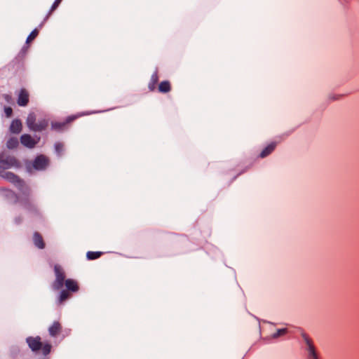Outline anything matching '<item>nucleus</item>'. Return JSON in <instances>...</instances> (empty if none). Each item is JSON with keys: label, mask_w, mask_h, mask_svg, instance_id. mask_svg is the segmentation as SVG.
<instances>
[{"label": "nucleus", "mask_w": 359, "mask_h": 359, "mask_svg": "<svg viewBox=\"0 0 359 359\" xmlns=\"http://www.w3.org/2000/svg\"><path fill=\"white\" fill-rule=\"evenodd\" d=\"M15 187L18 189L21 194L20 196H19L20 203L29 212L38 215L39 210L32 199V191L30 187L26 184L23 180H21Z\"/></svg>", "instance_id": "1"}, {"label": "nucleus", "mask_w": 359, "mask_h": 359, "mask_svg": "<svg viewBox=\"0 0 359 359\" xmlns=\"http://www.w3.org/2000/svg\"><path fill=\"white\" fill-rule=\"evenodd\" d=\"M49 121L46 118H41L36 121V116L34 112H29L27 119L26 124L28 128L33 132H41L45 130L48 126Z\"/></svg>", "instance_id": "2"}, {"label": "nucleus", "mask_w": 359, "mask_h": 359, "mask_svg": "<svg viewBox=\"0 0 359 359\" xmlns=\"http://www.w3.org/2000/svg\"><path fill=\"white\" fill-rule=\"evenodd\" d=\"M49 165V159L46 156L41 154L37 156L33 161L32 165H27V169L28 171H31V168H34L36 170L42 171L45 170Z\"/></svg>", "instance_id": "3"}, {"label": "nucleus", "mask_w": 359, "mask_h": 359, "mask_svg": "<svg viewBox=\"0 0 359 359\" xmlns=\"http://www.w3.org/2000/svg\"><path fill=\"white\" fill-rule=\"evenodd\" d=\"M26 342L30 349L34 352L39 351L42 346L40 337H28L26 338Z\"/></svg>", "instance_id": "4"}, {"label": "nucleus", "mask_w": 359, "mask_h": 359, "mask_svg": "<svg viewBox=\"0 0 359 359\" xmlns=\"http://www.w3.org/2000/svg\"><path fill=\"white\" fill-rule=\"evenodd\" d=\"M39 139V137L37 140H35L30 135L24 134L20 137V142L25 147L32 149L38 143Z\"/></svg>", "instance_id": "5"}, {"label": "nucleus", "mask_w": 359, "mask_h": 359, "mask_svg": "<svg viewBox=\"0 0 359 359\" xmlns=\"http://www.w3.org/2000/svg\"><path fill=\"white\" fill-rule=\"evenodd\" d=\"M1 194L8 200V202L12 203H20V197L13 191L6 189H1Z\"/></svg>", "instance_id": "6"}, {"label": "nucleus", "mask_w": 359, "mask_h": 359, "mask_svg": "<svg viewBox=\"0 0 359 359\" xmlns=\"http://www.w3.org/2000/svg\"><path fill=\"white\" fill-rule=\"evenodd\" d=\"M79 116H68L65 121L64 122H52L51 123V128L54 130L62 131L66 124L72 122L74 119H76Z\"/></svg>", "instance_id": "7"}, {"label": "nucleus", "mask_w": 359, "mask_h": 359, "mask_svg": "<svg viewBox=\"0 0 359 359\" xmlns=\"http://www.w3.org/2000/svg\"><path fill=\"white\" fill-rule=\"evenodd\" d=\"M0 176L13 183L15 186L22 180L18 176L11 172L2 171L0 173Z\"/></svg>", "instance_id": "8"}, {"label": "nucleus", "mask_w": 359, "mask_h": 359, "mask_svg": "<svg viewBox=\"0 0 359 359\" xmlns=\"http://www.w3.org/2000/svg\"><path fill=\"white\" fill-rule=\"evenodd\" d=\"M29 102V94L25 89H21L17 100V103L20 107L26 106Z\"/></svg>", "instance_id": "9"}, {"label": "nucleus", "mask_w": 359, "mask_h": 359, "mask_svg": "<svg viewBox=\"0 0 359 359\" xmlns=\"http://www.w3.org/2000/svg\"><path fill=\"white\" fill-rule=\"evenodd\" d=\"M276 147V142H271L269 144H268L266 147H264L262 151L259 154V158H264L269 156L275 149Z\"/></svg>", "instance_id": "10"}, {"label": "nucleus", "mask_w": 359, "mask_h": 359, "mask_svg": "<svg viewBox=\"0 0 359 359\" xmlns=\"http://www.w3.org/2000/svg\"><path fill=\"white\" fill-rule=\"evenodd\" d=\"M10 132L14 134H18L22 130V122L20 119H14L10 126Z\"/></svg>", "instance_id": "11"}, {"label": "nucleus", "mask_w": 359, "mask_h": 359, "mask_svg": "<svg viewBox=\"0 0 359 359\" xmlns=\"http://www.w3.org/2000/svg\"><path fill=\"white\" fill-rule=\"evenodd\" d=\"M33 242H34V245L39 249L42 250L45 248V243L43 241V239L41 235L38 232H35L34 233Z\"/></svg>", "instance_id": "12"}, {"label": "nucleus", "mask_w": 359, "mask_h": 359, "mask_svg": "<svg viewBox=\"0 0 359 359\" xmlns=\"http://www.w3.org/2000/svg\"><path fill=\"white\" fill-rule=\"evenodd\" d=\"M61 330L60 324L58 322H54L49 327L48 332L50 336L55 337Z\"/></svg>", "instance_id": "13"}, {"label": "nucleus", "mask_w": 359, "mask_h": 359, "mask_svg": "<svg viewBox=\"0 0 359 359\" xmlns=\"http://www.w3.org/2000/svg\"><path fill=\"white\" fill-rule=\"evenodd\" d=\"M65 286L67 287V290L71 292H76L79 290L76 282L72 279L66 280Z\"/></svg>", "instance_id": "14"}, {"label": "nucleus", "mask_w": 359, "mask_h": 359, "mask_svg": "<svg viewBox=\"0 0 359 359\" xmlns=\"http://www.w3.org/2000/svg\"><path fill=\"white\" fill-rule=\"evenodd\" d=\"M62 0H55L54 1V3L53 4L48 13L47 14V15L46 16V18H44L43 21L39 25V28H41L44 24V22L48 20V18H49L50 15L51 14V13L53 11H54L60 5V4L61 3Z\"/></svg>", "instance_id": "15"}, {"label": "nucleus", "mask_w": 359, "mask_h": 359, "mask_svg": "<svg viewBox=\"0 0 359 359\" xmlns=\"http://www.w3.org/2000/svg\"><path fill=\"white\" fill-rule=\"evenodd\" d=\"M158 81V76L157 72L156 71L151 76L150 81L148 85V88L150 90H154L156 88V84Z\"/></svg>", "instance_id": "16"}, {"label": "nucleus", "mask_w": 359, "mask_h": 359, "mask_svg": "<svg viewBox=\"0 0 359 359\" xmlns=\"http://www.w3.org/2000/svg\"><path fill=\"white\" fill-rule=\"evenodd\" d=\"M54 271H55V276H56V280H60L62 282L65 281V274L62 271V269L61 268L60 266L59 265H55V267H54Z\"/></svg>", "instance_id": "17"}, {"label": "nucleus", "mask_w": 359, "mask_h": 359, "mask_svg": "<svg viewBox=\"0 0 359 359\" xmlns=\"http://www.w3.org/2000/svg\"><path fill=\"white\" fill-rule=\"evenodd\" d=\"M301 335L305 344L306 345V351L315 348L312 340L309 337V336L305 332H302Z\"/></svg>", "instance_id": "18"}, {"label": "nucleus", "mask_w": 359, "mask_h": 359, "mask_svg": "<svg viewBox=\"0 0 359 359\" xmlns=\"http://www.w3.org/2000/svg\"><path fill=\"white\" fill-rule=\"evenodd\" d=\"M158 90L163 93H168L170 90V83L168 81H162L158 86Z\"/></svg>", "instance_id": "19"}, {"label": "nucleus", "mask_w": 359, "mask_h": 359, "mask_svg": "<svg viewBox=\"0 0 359 359\" xmlns=\"http://www.w3.org/2000/svg\"><path fill=\"white\" fill-rule=\"evenodd\" d=\"M19 144V142L17 137H11L6 143V147L9 149H15Z\"/></svg>", "instance_id": "20"}, {"label": "nucleus", "mask_w": 359, "mask_h": 359, "mask_svg": "<svg viewBox=\"0 0 359 359\" xmlns=\"http://www.w3.org/2000/svg\"><path fill=\"white\" fill-rule=\"evenodd\" d=\"M55 152L60 157L63 154L64 151V144L62 142H56L54 145Z\"/></svg>", "instance_id": "21"}, {"label": "nucleus", "mask_w": 359, "mask_h": 359, "mask_svg": "<svg viewBox=\"0 0 359 359\" xmlns=\"http://www.w3.org/2000/svg\"><path fill=\"white\" fill-rule=\"evenodd\" d=\"M102 254V252H92L88 251L86 254L87 259L89 260H93L99 258L101 255Z\"/></svg>", "instance_id": "22"}, {"label": "nucleus", "mask_w": 359, "mask_h": 359, "mask_svg": "<svg viewBox=\"0 0 359 359\" xmlns=\"http://www.w3.org/2000/svg\"><path fill=\"white\" fill-rule=\"evenodd\" d=\"M69 297V293L67 290H62L60 292L59 298H58V304H62L63 302L67 300Z\"/></svg>", "instance_id": "23"}, {"label": "nucleus", "mask_w": 359, "mask_h": 359, "mask_svg": "<svg viewBox=\"0 0 359 359\" xmlns=\"http://www.w3.org/2000/svg\"><path fill=\"white\" fill-rule=\"evenodd\" d=\"M39 31L38 29H34L27 36L26 40V43H29L31 41L34 40L38 35Z\"/></svg>", "instance_id": "24"}, {"label": "nucleus", "mask_w": 359, "mask_h": 359, "mask_svg": "<svg viewBox=\"0 0 359 359\" xmlns=\"http://www.w3.org/2000/svg\"><path fill=\"white\" fill-rule=\"evenodd\" d=\"M287 332V330L286 328L278 329L276 332L273 333L271 335V338L277 339L280 336L285 334Z\"/></svg>", "instance_id": "25"}, {"label": "nucleus", "mask_w": 359, "mask_h": 359, "mask_svg": "<svg viewBox=\"0 0 359 359\" xmlns=\"http://www.w3.org/2000/svg\"><path fill=\"white\" fill-rule=\"evenodd\" d=\"M63 285H64V282L60 280L59 279L58 280L55 279L52 285V288L54 290H59L60 289H61L63 287Z\"/></svg>", "instance_id": "26"}, {"label": "nucleus", "mask_w": 359, "mask_h": 359, "mask_svg": "<svg viewBox=\"0 0 359 359\" xmlns=\"http://www.w3.org/2000/svg\"><path fill=\"white\" fill-rule=\"evenodd\" d=\"M42 349L43 353L44 355H48L50 352L51 346L49 344H46L43 345L41 348Z\"/></svg>", "instance_id": "27"}, {"label": "nucleus", "mask_w": 359, "mask_h": 359, "mask_svg": "<svg viewBox=\"0 0 359 359\" xmlns=\"http://www.w3.org/2000/svg\"><path fill=\"white\" fill-rule=\"evenodd\" d=\"M307 352H308V359L313 358L318 355L316 353V348L309 349V351H307Z\"/></svg>", "instance_id": "28"}, {"label": "nucleus", "mask_w": 359, "mask_h": 359, "mask_svg": "<svg viewBox=\"0 0 359 359\" xmlns=\"http://www.w3.org/2000/svg\"><path fill=\"white\" fill-rule=\"evenodd\" d=\"M4 112L7 117H11L13 113V109L10 107H6L4 108Z\"/></svg>", "instance_id": "29"}, {"label": "nucleus", "mask_w": 359, "mask_h": 359, "mask_svg": "<svg viewBox=\"0 0 359 359\" xmlns=\"http://www.w3.org/2000/svg\"><path fill=\"white\" fill-rule=\"evenodd\" d=\"M19 352V348L18 347H11V353L12 355H17Z\"/></svg>", "instance_id": "30"}, {"label": "nucleus", "mask_w": 359, "mask_h": 359, "mask_svg": "<svg viewBox=\"0 0 359 359\" xmlns=\"http://www.w3.org/2000/svg\"><path fill=\"white\" fill-rule=\"evenodd\" d=\"M340 97H341V95H330L329 96V99H330V100H338Z\"/></svg>", "instance_id": "31"}, {"label": "nucleus", "mask_w": 359, "mask_h": 359, "mask_svg": "<svg viewBox=\"0 0 359 359\" xmlns=\"http://www.w3.org/2000/svg\"><path fill=\"white\" fill-rule=\"evenodd\" d=\"M22 221V217H21L20 216L16 217H15V219H14V222H15V223L16 224H21Z\"/></svg>", "instance_id": "32"}, {"label": "nucleus", "mask_w": 359, "mask_h": 359, "mask_svg": "<svg viewBox=\"0 0 359 359\" xmlns=\"http://www.w3.org/2000/svg\"><path fill=\"white\" fill-rule=\"evenodd\" d=\"M106 110L104 111H89V112H86V113H83L84 115H88V114H96V113H100V112H103V111H105Z\"/></svg>", "instance_id": "33"}, {"label": "nucleus", "mask_w": 359, "mask_h": 359, "mask_svg": "<svg viewBox=\"0 0 359 359\" xmlns=\"http://www.w3.org/2000/svg\"><path fill=\"white\" fill-rule=\"evenodd\" d=\"M4 97L7 102H9L11 99V97L9 95H4Z\"/></svg>", "instance_id": "34"}, {"label": "nucleus", "mask_w": 359, "mask_h": 359, "mask_svg": "<svg viewBox=\"0 0 359 359\" xmlns=\"http://www.w3.org/2000/svg\"><path fill=\"white\" fill-rule=\"evenodd\" d=\"M27 47H25L24 46L22 50H21V53H25L26 51H27Z\"/></svg>", "instance_id": "35"}, {"label": "nucleus", "mask_w": 359, "mask_h": 359, "mask_svg": "<svg viewBox=\"0 0 359 359\" xmlns=\"http://www.w3.org/2000/svg\"><path fill=\"white\" fill-rule=\"evenodd\" d=\"M263 322L265 323H269V324L274 325L273 323L269 322V321H267V320H263Z\"/></svg>", "instance_id": "36"}, {"label": "nucleus", "mask_w": 359, "mask_h": 359, "mask_svg": "<svg viewBox=\"0 0 359 359\" xmlns=\"http://www.w3.org/2000/svg\"><path fill=\"white\" fill-rule=\"evenodd\" d=\"M310 359H318V355H317L316 356H315V357H313V358H310Z\"/></svg>", "instance_id": "37"}]
</instances>
